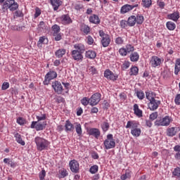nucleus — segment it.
<instances>
[{
	"mask_svg": "<svg viewBox=\"0 0 180 180\" xmlns=\"http://www.w3.org/2000/svg\"><path fill=\"white\" fill-rule=\"evenodd\" d=\"M74 49L71 52L72 57L75 61H82L84 60V54L85 51V46L82 44H76L74 45Z\"/></svg>",
	"mask_w": 180,
	"mask_h": 180,
	"instance_id": "f257e3e1",
	"label": "nucleus"
},
{
	"mask_svg": "<svg viewBox=\"0 0 180 180\" xmlns=\"http://www.w3.org/2000/svg\"><path fill=\"white\" fill-rule=\"evenodd\" d=\"M139 122L136 121H128L126 125V129H131V134L134 137H140L141 134V129L139 127Z\"/></svg>",
	"mask_w": 180,
	"mask_h": 180,
	"instance_id": "f03ea898",
	"label": "nucleus"
},
{
	"mask_svg": "<svg viewBox=\"0 0 180 180\" xmlns=\"http://www.w3.org/2000/svg\"><path fill=\"white\" fill-rule=\"evenodd\" d=\"M35 143H36L37 149L38 150V151H43L49 148V141L41 137H39V136L36 137Z\"/></svg>",
	"mask_w": 180,
	"mask_h": 180,
	"instance_id": "7ed1b4c3",
	"label": "nucleus"
},
{
	"mask_svg": "<svg viewBox=\"0 0 180 180\" xmlns=\"http://www.w3.org/2000/svg\"><path fill=\"white\" fill-rule=\"evenodd\" d=\"M18 8H19V4L15 0H6L3 4L2 10L4 12H5V9L6 11L9 9L11 12H15Z\"/></svg>",
	"mask_w": 180,
	"mask_h": 180,
	"instance_id": "20e7f679",
	"label": "nucleus"
},
{
	"mask_svg": "<svg viewBox=\"0 0 180 180\" xmlns=\"http://www.w3.org/2000/svg\"><path fill=\"white\" fill-rule=\"evenodd\" d=\"M103 143L106 150H110V148H115L116 147V142L112 134L107 135V139L104 141Z\"/></svg>",
	"mask_w": 180,
	"mask_h": 180,
	"instance_id": "39448f33",
	"label": "nucleus"
},
{
	"mask_svg": "<svg viewBox=\"0 0 180 180\" xmlns=\"http://www.w3.org/2000/svg\"><path fill=\"white\" fill-rule=\"evenodd\" d=\"M47 126V122L44 121L43 122H39L37 121H33L31 124V129H34L37 131L44 130Z\"/></svg>",
	"mask_w": 180,
	"mask_h": 180,
	"instance_id": "423d86ee",
	"label": "nucleus"
},
{
	"mask_svg": "<svg viewBox=\"0 0 180 180\" xmlns=\"http://www.w3.org/2000/svg\"><path fill=\"white\" fill-rule=\"evenodd\" d=\"M171 123V118L169 116L167 115L162 119H158L155 122V126H169Z\"/></svg>",
	"mask_w": 180,
	"mask_h": 180,
	"instance_id": "0eeeda50",
	"label": "nucleus"
},
{
	"mask_svg": "<svg viewBox=\"0 0 180 180\" xmlns=\"http://www.w3.org/2000/svg\"><path fill=\"white\" fill-rule=\"evenodd\" d=\"M54 78H57V72L54 71H50L45 75L44 85H49L51 79H54Z\"/></svg>",
	"mask_w": 180,
	"mask_h": 180,
	"instance_id": "6e6552de",
	"label": "nucleus"
},
{
	"mask_svg": "<svg viewBox=\"0 0 180 180\" xmlns=\"http://www.w3.org/2000/svg\"><path fill=\"white\" fill-rule=\"evenodd\" d=\"M69 167L70 171L75 174H78L79 172V163L75 160H70L69 162Z\"/></svg>",
	"mask_w": 180,
	"mask_h": 180,
	"instance_id": "1a4fd4ad",
	"label": "nucleus"
},
{
	"mask_svg": "<svg viewBox=\"0 0 180 180\" xmlns=\"http://www.w3.org/2000/svg\"><path fill=\"white\" fill-rule=\"evenodd\" d=\"M52 88L54 89V91L58 94V95H61L63 94V89L61 82L58 81L53 82Z\"/></svg>",
	"mask_w": 180,
	"mask_h": 180,
	"instance_id": "9d476101",
	"label": "nucleus"
},
{
	"mask_svg": "<svg viewBox=\"0 0 180 180\" xmlns=\"http://www.w3.org/2000/svg\"><path fill=\"white\" fill-rule=\"evenodd\" d=\"M101 94L96 93L91 96L90 98V105L91 106H96L99 102H101Z\"/></svg>",
	"mask_w": 180,
	"mask_h": 180,
	"instance_id": "9b49d317",
	"label": "nucleus"
},
{
	"mask_svg": "<svg viewBox=\"0 0 180 180\" xmlns=\"http://www.w3.org/2000/svg\"><path fill=\"white\" fill-rule=\"evenodd\" d=\"M160 105H161V101L157 98H154L149 102L148 108L150 110H157Z\"/></svg>",
	"mask_w": 180,
	"mask_h": 180,
	"instance_id": "f8f14e48",
	"label": "nucleus"
},
{
	"mask_svg": "<svg viewBox=\"0 0 180 180\" xmlns=\"http://www.w3.org/2000/svg\"><path fill=\"white\" fill-rule=\"evenodd\" d=\"M139 4L135 5H130V4H125L121 7L120 12L122 14L127 13V12H130V11H133L134 8H137Z\"/></svg>",
	"mask_w": 180,
	"mask_h": 180,
	"instance_id": "ddd939ff",
	"label": "nucleus"
},
{
	"mask_svg": "<svg viewBox=\"0 0 180 180\" xmlns=\"http://www.w3.org/2000/svg\"><path fill=\"white\" fill-rule=\"evenodd\" d=\"M104 77L107 78V79H110V81H116V79H117V75H115L110 70H106L104 72Z\"/></svg>",
	"mask_w": 180,
	"mask_h": 180,
	"instance_id": "4468645a",
	"label": "nucleus"
},
{
	"mask_svg": "<svg viewBox=\"0 0 180 180\" xmlns=\"http://www.w3.org/2000/svg\"><path fill=\"white\" fill-rule=\"evenodd\" d=\"M150 63V65L155 68V67H159V65H161V63H162V60L158 56H152Z\"/></svg>",
	"mask_w": 180,
	"mask_h": 180,
	"instance_id": "2eb2a0df",
	"label": "nucleus"
},
{
	"mask_svg": "<svg viewBox=\"0 0 180 180\" xmlns=\"http://www.w3.org/2000/svg\"><path fill=\"white\" fill-rule=\"evenodd\" d=\"M60 20L63 25H70L72 23V20L68 15H63L60 18Z\"/></svg>",
	"mask_w": 180,
	"mask_h": 180,
	"instance_id": "dca6fc26",
	"label": "nucleus"
},
{
	"mask_svg": "<svg viewBox=\"0 0 180 180\" xmlns=\"http://www.w3.org/2000/svg\"><path fill=\"white\" fill-rule=\"evenodd\" d=\"M89 136H94L96 139H99L101 136V131L96 128H91L89 130Z\"/></svg>",
	"mask_w": 180,
	"mask_h": 180,
	"instance_id": "f3484780",
	"label": "nucleus"
},
{
	"mask_svg": "<svg viewBox=\"0 0 180 180\" xmlns=\"http://www.w3.org/2000/svg\"><path fill=\"white\" fill-rule=\"evenodd\" d=\"M50 2L53 8V11H58V8H60L63 4V1L60 0H50Z\"/></svg>",
	"mask_w": 180,
	"mask_h": 180,
	"instance_id": "a211bd4d",
	"label": "nucleus"
},
{
	"mask_svg": "<svg viewBox=\"0 0 180 180\" xmlns=\"http://www.w3.org/2000/svg\"><path fill=\"white\" fill-rule=\"evenodd\" d=\"M176 130H178V128L176 127L168 128L167 129V136H168L169 137H174V136L176 135Z\"/></svg>",
	"mask_w": 180,
	"mask_h": 180,
	"instance_id": "6ab92c4d",
	"label": "nucleus"
},
{
	"mask_svg": "<svg viewBox=\"0 0 180 180\" xmlns=\"http://www.w3.org/2000/svg\"><path fill=\"white\" fill-rule=\"evenodd\" d=\"M3 161L4 164H6L7 165H8V167H11V168L16 167V165H18L15 162H13L11 158H4Z\"/></svg>",
	"mask_w": 180,
	"mask_h": 180,
	"instance_id": "aec40b11",
	"label": "nucleus"
},
{
	"mask_svg": "<svg viewBox=\"0 0 180 180\" xmlns=\"http://www.w3.org/2000/svg\"><path fill=\"white\" fill-rule=\"evenodd\" d=\"M101 44L103 47H108L110 44V37L107 35V37L101 38Z\"/></svg>",
	"mask_w": 180,
	"mask_h": 180,
	"instance_id": "412c9836",
	"label": "nucleus"
},
{
	"mask_svg": "<svg viewBox=\"0 0 180 180\" xmlns=\"http://www.w3.org/2000/svg\"><path fill=\"white\" fill-rule=\"evenodd\" d=\"M89 22L91 23H94V25H98V23H101V20L97 15L94 14L93 15L90 16Z\"/></svg>",
	"mask_w": 180,
	"mask_h": 180,
	"instance_id": "4be33fe9",
	"label": "nucleus"
},
{
	"mask_svg": "<svg viewBox=\"0 0 180 180\" xmlns=\"http://www.w3.org/2000/svg\"><path fill=\"white\" fill-rule=\"evenodd\" d=\"M169 19H171L172 20H174V22H178V19H179V12L175 11L174 13L172 14L168 15Z\"/></svg>",
	"mask_w": 180,
	"mask_h": 180,
	"instance_id": "5701e85b",
	"label": "nucleus"
},
{
	"mask_svg": "<svg viewBox=\"0 0 180 180\" xmlns=\"http://www.w3.org/2000/svg\"><path fill=\"white\" fill-rule=\"evenodd\" d=\"M134 114L138 116L139 117H143V111L139 108V105L138 104H134Z\"/></svg>",
	"mask_w": 180,
	"mask_h": 180,
	"instance_id": "b1692460",
	"label": "nucleus"
},
{
	"mask_svg": "<svg viewBox=\"0 0 180 180\" xmlns=\"http://www.w3.org/2000/svg\"><path fill=\"white\" fill-rule=\"evenodd\" d=\"M127 23L128 25V26L129 27H133L134 26V25H136V16L135 15H131L130 17H129Z\"/></svg>",
	"mask_w": 180,
	"mask_h": 180,
	"instance_id": "393cba45",
	"label": "nucleus"
},
{
	"mask_svg": "<svg viewBox=\"0 0 180 180\" xmlns=\"http://www.w3.org/2000/svg\"><path fill=\"white\" fill-rule=\"evenodd\" d=\"M146 99H148V101L149 102H150V101H153V100L156 98L155 93H154L153 91H146Z\"/></svg>",
	"mask_w": 180,
	"mask_h": 180,
	"instance_id": "a878e982",
	"label": "nucleus"
},
{
	"mask_svg": "<svg viewBox=\"0 0 180 180\" xmlns=\"http://www.w3.org/2000/svg\"><path fill=\"white\" fill-rule=\"evenodd\" d=\"M85 56L86 57V58L94 60V58L96 57V52L94 51H86Z\"/></svg>",
	"mask_w": 180,
	"mask_h": 180,
	"instance_id": "bb28decb",
	"label": "nucleus"
},
{
	"mask_svg": "<svg viewBox=\"0 0 180 180\" xmlns=\"http://www.w3.org/2000/svg\"><path fill=\"white\" fill-rule=\"evenodd\" d=\"M66 50L64 49H58L55 52V56L58 58H63V56H65V53H66Z\"/></svg>",
	"mask_w": 180,
	"mask_h": 180,
	"instance_id": "cd10ccee",
	"label": "nucleus"
},
{
	"mask_svg": "<svg viewBox=\"0 0 180 180\" xmlns=\"http://www.w3.org/2000/svg\"><path fill=\"white\" fill-rule=\"evenodd\" d=\"M14 137L15 138V140L17 143H18V144H20L21 146H25V141L22 139V136L19 134V133L15 134Z\"/></svg>",
	"mask_w": 180,
	"mask_h": 180,
	"instance_id": "c85d7f7f",
	"label": "nucleus"
},
{
	"mask_svg": "<svg viewBox=\"0 0 180 180\" xmlns=\"http://www.w3.org/2000/svg\"><path fill=\"white\" fill-rule=\"evenodd\" d=\"M139 58H140V56H139V53L133 52L131 53L130 60L133 63H136V61H139Z\"/></svg>",
	"mask_w": 180,
	"mask_h": 180,
	"instance_id": "c756f323",
	"label": "nucleus"
},
{
	"mask_svg": "<svg viewBox=\"0 0 180 180\" xmlns=\"http://www.w3.org/2000/svg\"><path fill=\"white\" fill-rule=\"evenodd\" d=\"M179 71H180V58H177L176 60L175 67H174L175 75H178V74H179Z\"/></svg>",
	"mask_w": 180,
	"mask_h": 180,
	"instance_id": "7c9ffc66",
	"label": "nucleus"
},
{
	"mask_svg": "<svg viewBox=\"0 0 180 180\" xmlns=\"http://www.w3.org/2000/svg\"><path fill=\"white\" fill-rule=\"evenodd\" d=\"M65 127L66 131H72L74 130V125L69 120L66 121Z\"/></svg>",
	"mask_w": 180,
	"mask_h": 180,
	"instance_id": "2f4dec72",
	"label": "nucleus"
},
{
	"mask_svg": "<svg viewBox=\"0 0 180 180\" xmlns=\"http://www.w3.org/2000/svg\"><path fill=\"white\" fill-rule=\"evenodd\" d=\"M166 26L168 30H175V29H176V24L172 22V21H168L166 23Z\"/></svg>",
	"mask_w": 180,
	"mask_h": 180,
	"instance_id": "473e14b6",
	"label": "nucleus"
},
{
	"mask_svg": "<svg viewBox=\"0 0 180 180\" xmlns=\"http://www.w3.org/2000/svg\"><path fill=\"white\" fill-rule=\"evenodd\" d=\"M174 150L176 152L174 158H176V160H180V146L179 145L175 146L174 147Z\"/></svg>",
	"mask_w": 180,
	"mask_h": 180,
	"instance_id": "72a5a7b5",
	"label": "nucleus"
},
{
	"mask_svg": "<svg viewBox=\"0 0 180 180\" xmlns=\"http://www.w3.org/2000/svg\"><path fill=\"white\" fill-rule=\"evenodd\" d=\"M136 22L137 25H143V22H144V16L138 14L136 17Z\"/></svg>",
	"mask_w": 180,
	"mask_h": 180,
	"instance_id": "f704fd0d",
	"label": "nucleus"
},
{
	"mask_svg": "<svg viewBox=\"0 0 180 180\" xmlns=\"http://www.w3.org/2000/svg\"><path fill=\"white\" fill-rule=\"evenodd\" d=\"M153 5V1L151 0H142V6L143 8H150Z\"/></svg>",
	"mask_w": 180,
	"mask_h": 180,
	"instance_id": "c9c22d12",
	"label": "nucleus"
},
{
	"mask_svg": "<svg viewBox=\"0 0 180 180\" xmlns=\"http://www.w3.org/2000/svg\"><path fill=\"white\" fill-rule=\"evenodd\" d=\"M48 42H49V40L47 39V38H46V37H40L37 42V45L40 46V44H46V43H48Z\"/></svg>",
	"mask_w": 180,
	"mask_h": 180,
	"instance_id": "e433bc0d",
	"label": "nucleus"
},
{
	"mask_svg": "<svg viewBox=\"0 0 180 180\" xmlns=\"http://www.w3.org/2000/svg\"><path fill=\"white\" fill-rule=\"evenodd\" d=\"M109 122H104L101 124V128L103 131H108V130H109Z\"/></svg>",
	"mask_w": 180,
	"mask_h": 180,
	"instance_id": "4c0bfd02",
	"label": "nucleus"
},
{
	"mask_svg": "<svg viewBox=\"0 0 180 180\" xmlns=\"http://www.w3.org/2000/svg\"><path fill=\"white\" fill-rule=\"evenodd\" d=\"M24 15L22 11L18 10L15 11L14 15H13V18L16 19V18H23Z\"/></svg>",
	"mask_w": 180,
	"mask_h": 180,
	"instance_id": "58836bf2",
	"label": "nucleus"
},
{
	"mask_svg": "<svg viewBox=\"0 0 180 180\" xmlns=\"http://www.w3.org/2000/svg\"><path fill=\"white\" fill-rule=\"evenodd\" d=\"M139 74V68L137 67H133L130 69L129 75H137Z\"/></svg>",
	"mask_w": 180,
	"mask_h": 180,
	"instance_id": "ea45409f",
	"label": "nucleus"
},
{
	"mask_svg": "<svg viewBox=\"0 0 180 180\" xmlns=\"http://www.w3.org/2000/svg\"><path fill=\"white\" fill-rule=\"evenodd\" d=\"M82 105H84V106H86L88 105V104L91 105V99L88 98L86 97H84L82 99L81 101Z\"/></svg>",
	"mask_w": 180,
	"mask_h": 180,
	"instance_id": "a19ab883",
	"label": "nucleus"
},
{
	"mask_svg": "<svg viewBox=\"0 0 180 180\" xmlns=\"http://www.w3.org/2000/svg\"><path fill=\"white\" fill-rule=\"evenodd\" d=\"M17 123L20 124V126H23V124H26V120L23 117H19L17 118Z\"/></svg>",
	"mask_w": 180,
	"mask_h": 180,
	"instance_id": "79ce46f5",
	"label": "nucleus"
},
{
	"mask_svg": "<svg viewBox=\"0 0 180 180\" xmlns=\"http://www.w3.org/2000/svg\"><path fill=\"white\" fill-rule=\"evenodd\" d=\"M75 129H76V133L79 136H81V134H82V128L81 127V124H77Z\"/></svg>",
	"mask_w": 180,
	"mask_h": 180,
	"instance_id": "37998d69",
	"label": "nucleus"
},
{
	"mask_svg": "<svg viewBox=\"0 0 180 180\" xmlns=\"http://www.w3.org/2000/svg\"><path fill=\"white\" fill-rule=\"evenodd\" d=\"M136 96L139 99H140L141 101H143V98L145 97L144 95V91H137L136 92Z\"/></svg>",
	"mask_w": 180,
	"mask_h": 180,
	"instance_id": "c03bdc74",
	"label": "nucleus"
},
{
	"mask_svg": "<svg viewBox=\"0 0 180 180\" xmlns=\"http://www.w3.org/2000/svg\"><path fill=\"white\" fill-rule=\"evenodd\" d=\"M172 174L174 176H177V178H179V179H180V167L175 168L172 172Z\"/></svg>",
	"mask_w": 180,
	"mask_h": 180,
	"instance_id": "a18cd8bd",
	"label": "nucleus"
},
{
	"mask_svg": "<svg viewBox=\"0 0 180 180\" xmlns=\"http://www.w3.org/2000/svg\"><path fill=\"white\" fill-rule=\"evenodd\" d=\"M98 169H99V167H98V165H93L90 167L89 171L91 172V174H96Z\"/></svg>",
	"mask_w": 180,
	"mask_h": 180,
	"instance_id": "49530a36",
	"label": "nucleus"
},
{
	"mask_svg": "<svg viewBox=\"0 0 180 180\" xmlns=\"http://www.w3.org/2000/svg\"><path fill=\"white\" fill-rule=\"evenodd\" d=\"M130 173L129 172H126L125 174L121 175L122 180L130 179Z\"/></svg>",
	"mask_w": 180,
	"mask_h": 180,
	"instance_id": "de8ad7c7",
	"label": "nucleus"
},
{
	"mask_svg": "<svg viewBox=\"0 0 180 180\" xmlns=\"http://www.w3.org/2000/svg\"><path fill=\"white\" fill-rule=\"evenodd\" d=\"M125 49L127 53H131V51H134V47L130 44H127Z\"/></svg>",
	"mask_w": 180,
	"mask_h": 180,
	"instance_id": "09e8293b",
	"label": "nucleus"
},
{
	"mask_svg": "<svg viewBox=\"0 0 180 180\" xmlns=\"http://www.w3.org/2000/svg\"><path fill=\"white\" fill-rule=\"evenodd\" d=\"M157 117H158V112H154L150 115L149 119L153 121V120H155Z\"/></svg>",
	"mask_w": 180,
	"mask_h": 180,
	"instance_id": "8fccbe9b",
	"label": "nucleus"
},
{
	"mask_svg": "<svg viewBox=\"0 0 180 180\" xmlns=\"http://www.w3.org/2000/svg\"><path fill=\"white\" fill-rule=\"evenodd\" d=\"M52 29H53V34H56L60 32V26H58L57 25H54L52 27Z\"/></svg>",
	"mask_w": 180,
	"mask_h": 180,
	"instance_id": "3c124183",
	"label": "nucleus"
},
{
	"mask_svg": "<svg viewBox=\"0 0 180 180\" xmlns=\"http://www.w3.org/2000/svg\"><path fill=\"white\" fill-rule=\"evenodd\" d=\"M75 9L76 11H80L81 9H83L84 8V5H82V4L80 3H77L75 4Z\"/></svg>",
	"mask_w": 180,
	"mask_h": 180,
	"instance_id": "603ef678",
	"label": "nucleus"
},
{
	"mask_svg": "<svg viewBox=\"0 0 180 180\" xmlns=\"http://www.w3.org/2000/svg\"><path fill=\"white\" fill-rule=\"evenodd\" d=\"M46 177V170L42 169L39 173V179L40 180H44V178Z\"/></svg>",
	"mask_w": 180,
	"mask_h": 180,
	"instance_id": "864d4df0",
	"label": "nucleus"
},
{
	"mask_svg": "<svg viewBox=\"0 0 180 180\" xmlns=\"http://www.w3.org/2000/svg\"><path fill=\"white\" fill-rule=\"evenodd\" d=\"M39 15H41V11L40 10V8L37 7L35 8V13L34 15V18L36 19V18H39Z\"/></svg>",
	"mask_w": 180,
	"mask_h": 180,
	"instance_id": "5fc2aeb1",
	"label": "nucleus"
},
{
	"mask_svg": "<svg viewBox=\"0 0 180 180\" xmlns=\"http://www.w3.org/2000/svg\"><path fill=\"white\" fill-rule=\"evenodd\" d=\"M129 67H130V62H128V61L124 62V63L122 65V68L124 70H127V68H129Z\"/></svg>",
	"mask_w": 180,
	"mask_h": 180,
	"instance_id": "6e6d98bb",
	"label": "nucleus"
},
{
	"mask_svg": "<svg viewBox=\"0 0 180 180\" xmlns=\"http://www.w3.org/2000/svg\"><path fill=\"white\" fill-rule=\"evenodd\" d=\"M119 53H120V56H127V51H126V49H124V48H121L119 50Z\"/></svg>",
	"mask_w": 180,
	"mask_h": 180,
	"instance_id": "4d7b16f0",
	"label": "nucleus"
},
{
	"mask_svg": "<svg viewBox=\"0 0 180 180\" xmlns=\"http://www.w3.org/2000/svg\"><path fill=\"white\" fill-rule=\"evenodd\" d=\"M61 178H65V176H68V172L67 169H63L60 172Z\"/></svg>",
	"mask_w": 180,
	"mask_h": 180,
	"instance_id": "13d9d810",
	"label": "nucleus"
},
{
	"mask_svg": "<svg viewBox=\"0 0 180 180\" xmlns=\"http://www.w3.org/2000/svg\"><path fill=\"white\" fill-rule=\"evenodd\" d=\"M83 32L85 34H88L91 32V28L88 25H84L83 27Z\"/></svg>",
	"mask_w": 180,
	"mask_h": 180,
	"instance_id": "bf43d9fd",
	"label": "nucleus"
},
{
	"mask_svg": "<svg viewBox=\"0 0 180 180\" xmlns=\"http://www.w3.org/2000/svg\"><path fill=\"white\" fill-rule=\"evenodd\" d=\"M8 88H9V83L6 82H4L1 86L2 91H6V89H8Z\"/></svg>",
	"mask_w": 180,
	"mask_h": 180,
	"instance_id": "052dcab7",
	"label": "nucleus"
},
{
	"mask_svg": "<svg viewBox=\"0 0 180 180\" xmlns=\"http://www.w3.org/2000/svg\"><path fill=\"white\" fill-rule=\"evenodd\" d=\"M123 39L120 37H118L115 39V43L116 44H123Z\"/></svg>",
	"mask_w": 180,
	"mask_h": 180,
	"instance_id": "680f3d73",
	"label": "nucleus"
},
{
	"mask_svg": "<svg viewBox=\"0 0 180 180\" xmlns=\"http://www.w3.org/2000/svg\"><path fill=\"white\" fill-rule=\"evenodd\" d=\"M37 122H41V120H46V115L45 114L41 115V116H37Z\"/></svg>",
	"mask_w": 180,
	"mask_h": 180,
	"instance_id": "e2e57ef3",
	"label": "nucleus"
},
{
	"mask_svg": "<svg viewBox=\"0 0 180 180\" xmlns=\"http://www.w3.org/2000/svg\"><path fill=\"white\" fill-rule=\"evenodd\" d=\"M38 27L39 29H42L44 30V29H46V24L43 21H41L38 25Z\"/></svg>",
	"mask_w": 180,
	"mask_h": 180,
	"instance_id": "0e129e2a",
	"label": "nucleus"
},
{
	"mask_svg": "<svg viewBox=\"0 0 180 180\" xmlns=\"http://www.w3.org/2000/svg\"><path fill=\"white\" fill-rule=\"evenodd\" d=\"M87 44L89 45L94 44V38L89 35L87 37Z\"/></svg>",
	"mask_w": 180,
	"mask_h": 180,
	"instance_id": "69168bd1",
	"label": "nucleus"
},
{
	"mask_svg": "<svg viewBox=\"0 0 180 180\" xmlns=\"http://www.w3.org/2000/svg\"><path fill=\"white\" fill-rule=\"evenodd\" d=\"M174 102L176 105H180V94H177L175 97Z\"/></svg>",
	"mask_w": 180,
	"mask_h": 180,
	"instance_id": "338daca9",
	"label": "nucleus"
},
{
	"mask_svg": "<svg viewBox=\"0 0 180 180\" xmlns=\"http://www.w3.org/2000/svg\"><path fill=\"white\" fill-rule=\"evenodd\" d=\"M53 36L55 37V40L56 41H60V40L61 39V34H53Z\"/></svg>",
	"mask_w": 180,
	"mask_h": 180,
	"instance_id": "774afa93",
	"label": "nucleus"
}]
</instances>
